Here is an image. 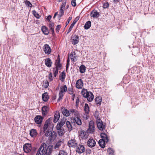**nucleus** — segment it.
<instances>
[{"instance_id":"1","label":"nucleus","mask_w":155,"mask_h":155,"mask_svg":"<svg viewBox=\"0 0 155 155\" xmlns=\"http://www.w3.org/2000/svg\"><path fill=\"white\" fill-rule=\"evenodd\" d=\"M47 145L45 143L41 144L39 148L37 155H50L52 150L53 147L49 145L46 148Z\"/></svg>"},{"instance_id":"2","label":"nucleus","mask_w":155,"mask_h":155,"mask_svg":"<svg viewBox=\"0 0 155 155\" xmlns=\"http://www.w3.org/2000/svg\"><path fill=\"white\" fill-rule=\"evenodd\" d=\"M52 119V118L50 117L45 121L43 128L44 132H46L47 130L50 131V130H53L54 125L51 122Z\"/></svg>"},{"instance_id":"3","label":"nucleus","mask_w":155,"mask_h":155,"mask_svg":"<svg viewBox=\"0 0 155 155\" xmlns=\"http://www.w3.org/2000/svg\"><path fill=\"white\" fill-rule=\"evenodd\" d=\"M81 94L84 97L86 98L87 100L91 102L94 99V95L91 92H88L86 89H83L82 90Z\"/></svg>"},{"instance_id":"4","label":"nucleus","mask_w":155,"mask_h":155,"mask_svg":"<svg viewBox=\"0 0 155 155\" xmlns=\"http://www.w3.org/2000/svg\"><path fill=\"white\" fill-rule=\"evenodd\" d=\"M51 131H47L45 132V135L47 137H49V139L51 141H53L56 138L57 134L54 131L51 132Z\"/></svg>"},{"instance_id":"5","label":"nucleus","mask_w":155,"mask_h":155,"mask_svg":"<svg viewBox=\"0 0 155 155\" xmlns=\"http://www.w3.org/2000/svg\"><path fill=\"white\" fill-rule=\"evenodd\" d=\"M62 113L63 115L66 116H68L70 114H72V115H76L78 113V112L74 110H71L70 112L67 109H64L62 111Z\"/></svg>"},{"instance_id":"6","label":"nucleus","mask_w":155,"mask_h":155,"mask_svg":"<svg viewBox=\"0 0 155 155\" xmlns=\"http://www.w3.org/2000/svg\"><path fill=\"white\" fill-rule=\"evenodd\" d=\"M95 130V127L93 121H90L89 123L88 128L87 130L88 132L93 133Z\"/></svg>"},{"instance_id":"7","label":"nucleus","mask_w":155,"mask_h":155,"mask_svg":"<svg viewBox=\"0 0 155 155\" xmlns=\"http://www.w3.org/2000/svg\"><path fill=\"white\" fill-rule=\"evenodd\" d=\"M97 127L100 130H103L105 129V125L103 124V122L100 119H97Z\"/></svg>"},{"instance_id":"8","label":"nucleus","mask_w":155,"mask_h":155,"mask_svg":"<svg viewBox=\"0 0 155 155\" xmlns=\"http://www.w3.org/2000/svg\"><path fill=\"white\" fill-rule=\"evenodd\" d=\"M71 42L73 45H75L79 41V38L78 35H72L71 37Z\"/></svg>"},{"instance_id":"9","label":"nucleus","mask_w":155,"mask_h":155,"mask_svg":"<svg viewBox=\"0 0 155 155\" xmlns=\"http://www.w3.org/2000/svg\"><path fill=\"white\" fill-rule=\"evenodd\" d=\"M64 1H65L62 3L61 5L59 11V16L60 17L62 16L63 15L64 13V8L66 4V0H64Z\"/></svg>"},{"instance_id":"10","label":"nucleus","mask_w":155,"mask_h":155,"mask_svg":"<svg viewBox=\"0 0 155 155\" xmlns=\"http://www.w3.org/2000/svg\"><path fill=\"white\" fill-rule=\"evenodd\" d=\"M76 147V152L79 153H81L85 151V148L84 146L82 145H77Z\"/></svg>"},{"instance_id":"11","label":"nucleus","mask_w":155,"mask_h":155,"mask_svg":"<svg viewBox=\"0 0 155 155\" xmlns=\"http://www.w3.org/2000/svg\"><path fill=\"white\" fill-rule=\"evenodd\" d=\"M31 149V145L30 143H26L23 146L24 150L26 153H28L30 152Z\"/></svg>"},{"instance_id":"12","label":"nucleus","mask_w":155,"mask_h":155,"mask_svg":"<svg viewBox=\"0 0 155 155\" xmlns=\"http://www.w3.org/2000/svg\"><path fill=\"white\" fill-rule=\"evenodd\" d=\"M96 144V141L93 139H89L87 143V146L90 147H94Z\"/></svg>"},{"instance_id":"13","label":"nucleus","mask_w":155,"mask_h":155,"mask_svg":"<svg viewBox=\"0 0 155 155\" xmlns=\"http://www.w3.org/2000/svg\"><path fill=\"white\" fill-rule=\"evenodd\" d=\"M68 144L70 147H74L77 146L78 143L74 139H71L68 141Z\"/></svg>"},{"instance_id":"14","label":"nucleus","mask_w":155,"mask_h":155,"mask_svg":"<svg viewBox=\"0 0 155 155\" xmlns=\"http://www.w3.org/2000/svg\"><path fill=\"white\" fill-rule=\"evenodd\" d=\"M43 117L40 115H38L35 117V122L38 124H41L42 121Z\"/></svg>"},{"instance_id":"15","label":"nucleus","mask_w":155,"mask_h":155,"mask_svg":"<svg viewBox=\"0 0 155 155\" xmlns=\"http://www.w3.org/2000/svg\"><path fill=\"white\" fill-rule=\"evenodd\" d=\"M76 86L78 89H81L83 86V83L81 80L80 79L77 81L76 83Z\"/></svg>"},{"instance_id":"16","label":"nucleus","mask_w":155,"mask_h":155,"mask_svg":"<svg viewBox=\"0 0 155 155\" xmlns=\"http://www.w3.org/2000/svg\"><path fill=\"white\" fill-rule=\"evenodd\" d=\"M44 47V51L45 53L47 54H50L51 52V49L49 45L48 44H45Z\"/></svg>"},{"instance_id":"17","label":"nucleus","mask_w":155,"mask_h":155,"mask_svg":"<svg viewBox=\"0 0 155 155\" xmlns=\"http://www.w3.org/2000/svg\"><path fill=\"white\" fill-rule=\"evenodd\" d=\"M65 121L64 119L61 120L60 122H58L56 126V129L57 130L61 129L62 127L64 124Z\"/></svg>"},{"instance_id":"18","label":"nucleus","mask_w":155,"mask_h":155,"mask_svg":"<svg viewBox=\"0 0 155 155\" xmlns=\"http://www.w3.org/2000/svg\"><path fill=\"white\" fill-rule=\"evenodd\" d=\"M101 139H103L104 141L106 142V143L108 142L109 138L107 135L105 133H102L101 134Z\"/></svg>"},{"instance_id":"19","label":"nucleus","mask_w":155,"mask_h":155,"mask_svg":"<svg viewBox=\"0 0 155 155\" xmlns=\"http://www.w3.org/2000/svg\"><path fill=\"white\" fill-rule=\"evenodd\" d=\"M55 65L56 66L55 68L58 69L61 67V65L60 64V60L59 55H58V57L55 62Z\"/></svg>"},{"instance_id":"20","label":"nucleus","mask_w":155,"mask_h":155,"mask_svg":"<svg viewBox=\"0 0 155 155\" xmlns=\"http://www.w3.org/2000/svg\"><path fill=\"white\" fill-rule=\"evenodd\" d=\"M60 117V113L58 111H56L54 116V122H57L59 120Z\"/></svg>"},{"instance_id":"21","label":"nucleus","mask_w":155,"mask_h":155,"mask_svg":"<svg viewBox=\"0 0 155 155\" xmlns=\"http://www.w3.org/2000/svg\"><path fill=\"white\" fill-rule=\"evenodd\" d=\"M37 134L36 130L35 129H32L30 130V134L32 137H35Z\"/></svg>"},{"instance_id":"22","label":"nucleus","mask_w":155,"mask_h":155,"mask_svg":"<svg viewBox=\"0 0 155 155\" xmlns=\"http://www.w3.org/2000/svg\"><path fill=\"white\" fill-rule=\"evenodd\" d=\"M45 64L48 68H50L51 66L52 62H51V60L49 58H47L45 60Z\"/></svg>"},{"instance_id":"23","label":"nucleus","mask_w":155,"mask_h":155,"mask_svg":"<svg viewBox=\"0 0 155 155\" xmlns=\"http://www.w3.org/2000/svg\"><path fill=\"white\" fill-rule=\"evenodd\" d=\"M102 98L101 96H98L95 99V102L96 104H97V106H100L101 103Z\"/></svg>"},{"instance_id":"24","label":"nucleus","mask_w":155,"mask_h":155,"mask_svg":"<svg viewBox=\"0 0 155 155\" xmlns=\"http://www.w3.org/2000/svg\"><path fill=\"white\" fill-rule=\"evenodd\" d=\"M99 14L98 12L97 11H92L91 13V17H93L94 18H98L99 16Z\"/></svg>"},{"instance_id":"25","label":"nucleus","mask_w":155,"mask_h":155,"mask_svg":"<svg viewBox=\"0 0 155 155\" xmlns=\"http://www.w3.org/2000/svg\"><path fill=\"white\" fill-rule=\"evenodd\" d=\"M42 98L44 101H47L49 99V96L47 92H45L42 94Z\"/></svg>"},{"instance_id":"26","label":"nucleus","mask_w":155,"mask_h":155,"mask_svg":"<svg viewBox=\"0 0 155 155\" xmlns=\"http://www.w3.org/2000/svg\"><path fill=\"white\" fill-rule=\"evenodd\" d=\"M41 30L43 33L45 35H47L49 34V32L48 30L45 26L42 27Z\"/></svg>"},{"instance_id":"27","label":"nucleus","mask_w":155,"mask_h":155,"mask_svg":"<svg viewBox=\"0 0 155 155\" xmlns=\"http://www.w3.org/2000/svg\"><path fill=\"white\" fill-rule=\"evenodd\" d=\"M105 142L103 139H100L98 142V143L99 146L102 148H104L105 146Z\"/></svg>"},{"instance_id":"28","label":"nucleus","mask_w":155,"mask_h":155,"mask_svg":"<svg viewBox=\"0 0 155 155\" xmlns=\"http://www.w3.org/2000/svg\"><path fill=\"white\" fill-rule=\"evenodd\" d=\"M80 136L82 138L86 139L88 137V134L84 131H82L80 134Z\"/></svg>"},{"instance_id":"29","label":"nucleus","mask_w":155,"mask_h":155,"mask_svg":"<svg viewBox=\"0 0 155 155\" xmlns=\"http://www.w3.org/2000/svg\"><path fill=\"white\" fill-rule=\"evenodd\" d=\"M67 87L66 86V85H64L63 86L61 87L59 92L64 93L67 91Z\"/></svg>"},{"instance_id":"30","label":"nucleus","mask_w":155,"mask_h":155,"mask_svg":"<svg viewBox=\"0 0 155 155\" xmlns=\"http://www.w3.org/2000/svg\"><path fill=\"white\" fill-rule=\"evenodd\" d=\"M66 76L65 73L64 72H62L61 74L59 79L62 82H64Z\"/></svg>"},{"instance_id":"31","label":"nucleus","mask_w":155,"mask_h":155,"mask_svg":"<svg viewBox=\"0 0 155 155\" xmlns=\"http://www.w3.org/2000/svg\"><path fill=\"white\" fill-rule=\"evenodd\" d=\"M41 109L43 115H46L48 113V107H42Z\"/></svg>"},{"instance_id":"32","label":"nucleus","mask_w":155,"mask_h":155,"mask_svg":"<svg viewBox=\"0 0 155 155\" xmlns=\"http://www.w3.org/2000/svg\"><path fill=\"white\" fill-rule=\"evenodd\" d=\"M91 25V22L90 21H88L85 24L84 27L85 29H88L90 28Z\"/></svg>"},{"instance_id":"33","label":"nucleus","mask_w":155,"mask_h":155,"mask_svg":"<svg viewBox=\"0 0 155 155\" xmlns=\"http://www.w3.org/2000/svg\"><path fill=\"white\" fill-rule=\"evenodd\" d=\"M66 124L68 130H72V128L71 123L69 121H66Z\"/></svg>"},{"instance_id":"34","label":"nucleus","mask_w":155,"mask_h":155,"mask_svg":"<svg viewBox=\"0 0 155 155\" xmlns=\"http://www.w3.org/2000/svg\"><path fill=\"white\" fill-rule=\"evenodd\" d=\"M74 120L78 125H80L81 124V120L78 117H75L74 118Z\"/></svg>"},{"instance_id":"35","label":"nucleus","mask_w":155,"mask_h":155,"mask_svg":"<svg viewBox=\"0 0 155 155\" xmlns=\"http://www.w3.org/2000/svg\"><path fill=\"white\" fill-rule=\"evenodd\" d=\"M54 24L51 21H50L49 22V27L52 33H54Z\"/></svg>"},{"instance_id":"36","label":"nucleus","mask_w":155,"mask_h":155,"mask_svg":"<svg viewBox=\"0 0 155 155\" xmlns=\"http://www.w3.org/2000/svg\"><path fill=\"white\" fill-rule=\"evenodd\" d=\"M80 72L81 73H84L86 70V68L85 66L83 65H81L80 67Z\"/></svg>"},{"instance_id":"37","label":"nucleus","mask_w":155,"mask_h":155,"mask_svg":"<svg viewBox=\"0 0 155 155\" xmlns=\"http://www.w3.org/2000/svg\"><path fill=\"white\" fill-rule=\"evenodd\" d=\"M62 143L61 141H58L54 146V148L57 150L58 149Z\"/></svg>"},{"instance_id":"38","label":"nucleus","mask_w":155,"mask_h":155,"mask_svg":"<svg viewBox=\"0 0 155 155\" xmlns=\"http://www.w3.org/2000/svg\"><path fill=\"white\" fill-rule=\"evenodd\" d=\"M58 130V134L60 136H62L65 133V131L64 129L61 128Z\"/></svg>"},{"instance_id":"39","label":"nucleus","mask_w":155,"mask_h":155,"mask_svg":"<svg viewBox=\"0 0 155 155\" xmlns=\"http://www.w3.org/2000/svg\"><path fill=\"white\" fill-rule=\"evenodd\" d=\"M64 94V93L59 92V98L58 100V101H59L62 99Z\"/></svg>"},{"instance_id":"40","label":"nucleus","mask_w":155,"mask_h":155,"mask_svg":"<svg viewBox=\"0 0 155 155\" xmlns=\"http://www.w3.org/2000/svg\"><path fill=\"white\" fill-rule=\"evenodd\" d=\"M58 69L55 68H53V72L54 77H56L58 74Z\"/></svg>"},{"instance_id":"41","label":"nucleus","mask_w":155,"mask_h":155,"mask_svg":"<svg viewBox=\"0 0 155 155\" xmlns=\"http://www.w3.org/2000/svg\"><path fill=\"white\" fill-rule=\"evenodd\" d=\"M25 3L26 5L28 7H32V5L31 3L28 0H26L25 1Z\"/></svg>"},{"instance_id":"42","label":"nucleus","mask_w":155,"mask_h":155,"mask_svg":"<svg viewBox=\"0 0 155 155\" xmlns=\"http://www.w3.org/2000/svg\"><path fill=\"white\" fill-rule=\"evenodd\" d=\"M33 13L34 16L37 18H38L40 17V16L39 14L38 13L35 11H33Z\"/></svg>"},{"instance_id":"43","label":"nucleus","mask_w":155,"mask_h":155,"mask_svg":"<svg viewBox=\"0 0 155 155\" xmlns=\"http://www.w3.org/2000/svg\"><path fill=\"white\" fill-rule=\"evenodd\" d=\"M49 85V82L47 81H46L43 83V86L45 88H47Z\"/></svg>"},{"instance_id":"44","label":"nucleus","mask_w":155,"mask_h":155,"mask_svg":"<svg viewBox=\"0 0 155 155\" xmlns=\"http://www.w3.org/2000/svg\"><path fill=\"white\" fill-rule=\"evenodd\" d=\"M107 152L110 154H113L114 153L113 150L110 148H109L107 150Z\"/></svg>"},{"instance_id":"45","label":"nucleus","mask_w":155,"mask_h":155,"mask_svg":"<svg viewBox=\"0 0 155 155\" xmlns=\"http://www.w3.org/2000/svg\"><path fill=\"white\" fill-rule=\"evenodd\" d=\"M68 93L70 94H73V89L72 88H68Z\"/></svg>"},{"instance_id":"46","label":"nucleus","mask_w":155,"mask_h":155,"mask_svg":"<svg viewBox=\"0 0 155 155\" xmlns=\"http://www.w3.org/2000/svg\"><path fill=\"white\" fill-rule=\"evenodd\" d=\"M109 4L108 2L104 3L103 4V7L104 8H108Z\"/></svg>"},{"instance_id":"47","label":"nucleus","mask_w":155,"mask_h":155,"mask_svg":"<svg viewBox=\"0 0 155 155\" xmlns=\"http://www.w3.org/2000/svg\"><path fill=\"white\" fill-rule=\"evenodd\" d=\"M71 60L73 62H75L77 60V56L76 55H74L73 57H71Z\"/></svg>"},{"instance_id":"48","label":"nucleus","mask_w":155,"mask_h":155,"mask_svg":"<svg viewBox=\"0 0 155 155\" xmlns=\"http://www.w3.org/2000/svg\"><path fill=\"white\" fill-rule=\"evenodd\" d=\"M89 107H84V110L86 114H88L89 111Z\"/></svg>"},{"instance_id":"49","label":"nucleus","mask_w":155,"mask_h":155,"mask_svg":"<svg viewBox=\"0 0 155 155\" xmlns=\"http://www.w3.org/2000/svg\"><path fill=\"white\" fill-rule=\"evenodd\" d=\"M50 81H52L53 80V77L52 76V74L51 73H50L48 75Z\"/></svg>"},{"instance_id":"50","label":"nucleus","mask_w":155,"mask_h":155,"mask_svg":"<svg viewBox=\"0 0 155 155\" xmlns=\"http://www.w3.org/2000/svg\"><path fill=\"white\" fill-rule=\"evenodd\" d=\"M71 4L73 6H75L76 5V0H72Z\"/></svg>"},{"instance_id":"51","label":"nucleus","mask_w":155,"mask_h":155,"mask_svg":"<svg viewBox=\"0 0 155 155\" xmlns=\"http://www.w3.org/2000/svg\"><path fill=\"white\" fill-rule=\"evenodd\" d=\"M61 27V26L60 25H57V26L56 27V31H57L58 32H59V31L60 30Z\"/></svg>"},{"instance_id":"52","label":"nucleus","mask_w":155,"mask_h":155,"mask_svg":"<svg viewBox=\"0 0 155 155\" xmlns=\"http://www.w3.org/2000/svg\"><path fill=\"white\" fill-rule=\"evenodd\" d=\"M79 98H77L76 100V107H78L79 105Z\"/></svg>"},{"instance_id":"53","label":"nucleus","mask_w":155,"mask_h":155,"mask_svg":"<svg viewBox=\"0 0 155 155\" xmlns=\"http://www.w3.org/2000/svg\"><path fill=\"white\" fill-rule=\"evenodd\" d=\"M71 19H72L71 17H70L68 19V20H67V22H66V25H68L69 24L70 21L71 20Z\"/></svg>"},{"instance_id":"54","label":"nucleus","mask_w":155,"mask_h":155,"mask_svg":"<svg viewBox=\"0 0 155 155\" xmlns=\"http://www.w3.org/2000/svg\"><path fill=\"white\" fill-rule=\"evenodd\" d=\"M69 58H68L67 60V63L66 68L67 69L68 67V66H69Z\"/></svg>"},{"instance_id":"55","label":"nucleus","mask_w":155,"mask_h":155,"mask_svg":"<svg viewBox=\"0 0 155 155\" xmlns=\"http://www.w3.org/2000/svg\"><path fill=\"white\" fill-rule=\"evenodd\" d=\"M74 55H76V54L75 53V52H71V53L70 55L71 58V57H73V56Z\"/></svg>"},{"instance_id":"56","label":"nucleus","mask_w":155,"mask_h":155,"mask_svg":"<svg viewBox=\"0 0 155 155\" xmlns=\"http://www.w3.org/2000/svg\"><path fill=\"white\" fill-rule=\"evenodd\" d=\"M51 18V16L50 15L48 16L46 18V20L49 21H50V20Z\"/></svg>"},{"instance_id":"57","label":"nucleus","mask_w":155,"mask_h":155,"mask_svg":"<svg viewBox=\"0 0 155 155\" xmlns=\"http://www.w3.org/2000/svg\"><path fill=\"white\" fill-rule=\"evenodd\" d=\"M72 29L69 28L68 31L67 33V34H68L72 30Z\"/></svg>"},{"instance_id":"58","label":"nucleus","mask_w":155,"mask_h":155,"mask_svg":"<svg viewBox=\"0 0 155 155\" xmlns=\"http://www.w3.org/2000/svg\"><path fill=\"white\" fill-rule=\"evenodd\" d=\"M56 98V96H53L52 97V100H54Z\"/></svg>"},{"instance_id":"59","label":"nucleus","mask_w":155,"mask_h":155,"mask_svg":"<svg viewBox=\"0 0 155 155\" xmlns=\"http://www.w3.org/2000/svg\"><path fill=\"white\" fill-rule=\"evenodd\" d=\"M75 94H73V95H72V99L73 101L74 100V97H75Z\"/></svg>"},{"instance_id":"60","label":"nucleus","mask_w":155,"mask_h":155,"mask_svg":"<svg viewBox=\"0 0 155 155\" xmlns=\"http://www.w3.org/2000/svg\"><path fill=\"white\" fill-rule=\"evenodd\" d=\"M77 22V21L76 20H74V21H73V23L72 24H73L74 25H75V24Z\"/></svg>"},{"instance_id":"61","label":"nucleus","mask_w":155,"mask_h":155,"mask_svg":"<svg viewBox=\"0 0 155 155\" xmlns=\"http://www.w3.org/2000/svg\"><path fill=\"white\" fill-rule=\"evenodd\" d=\"M74 25H73V24H72L70 26V28L72 29L73 27H74Z\"/></svg>"},{"instance_id":"62","label":"nucleus","mask_w":155,"mask_h":155,"mask_svg":"<svg viewBox=\"0 0 155 155\" xmlns=\"http://www.w3.org/2000/svg\"><path fill=\"white\" fill-rule=\"evenodd\" d=\"M79 18L78 17H77L74 20L77 21L78 20Z\"/></svg>"},{"instance_id":"63","label":"nucleus","mask_w":155,"mask_h":155,"mask_svg":"<svg viewBox=\"0 0 155 155\" xmlns=\"http://www.w3.org/2000/svg\"><path fill=\"white\" fill-rule=\"evenodd\" d=\"M114 2L117 3L119 1V0H114Z\"/></svg>"},{"instance_id":"64","label":"nucleus","mask_w":155,"mask_h":155,"mask_svg":"<svg viewBox=\"0 0 155 155\" xmlns=\"http://www.w3.org/2000/svg\"><path fill=\"white\" fill-rule=\"evenodd\" d=\"M84 107H88V105L87 104H85Z\"/></svg>"}]
</instances>
